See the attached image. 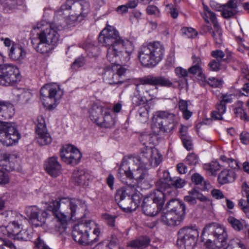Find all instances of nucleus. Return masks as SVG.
Returning a JSON list of instances; mask_svg holds the SVG:
<instances>
[{"label":"nucleus","instance_id":"1","mask_svg":"<svg viewBox=\"0 0 249 249\" xmlns=\"http://www.w3.org/2000/svg\"><path fill=\"white\" fill-rule=\"evenodd\" d=\"M99 42L104 46H109L107 57L113 65L125 64L129 62L134 50L133 43L123 39L118 31L108 26L100 34Z\"/></svg>","mask_w":249,"mask_h":249},{"label":"nucleus","instance_id":"2","mask_svg":"<svg viewBox=\"0 0 249 249\" xmlns=\"http://www.w3.org/2000/svg\"><path fill=\"white\" fill-rule=\"evenodd\" d=\"M148 176L143 161H142L139 158L135 157L129 158L126 162H122L117 174L121 181L127 184V182L124 180L126 178H134L138 182H142L147 179Z\"/></svg>","mask_w":249,"mask_h":249},{"label":"nucleus","instance_id":"3","mask_svg":"<svg viewBox=\"0 0 249 249\" xmlns=\"http://www.w3.org/2000/svg\"><path fill=\"white\" fill-rule=\"evenodd\" d=\"M164 53L163 46L159 41L142 45L139 51V60L143 67H154L162 59Z\"/></svg>","mask_w":249,"mask_h":249},{"label":"nucleus","instance_id":"4","mask_svg":"<svg viewBox=\"0 0 249 249\" xmlns=\"http://www.w3.org/2000/svg\"><path fill=\"white\" fill-rule=\"evenodd\" d=\"M142 198V196L136 190V185L131 184L118 190L115 196V201L121 208L131 211L139 207Z\"/></svg>","mask_w":249,"mask_h":249},{"label":"nucleus","instance_id":"5","mask_svg":"<svg viewBox=\"0 0 249 249\" xmlns=\"http://www.w3.org/2000/svg\"><path fill=\"white\" fill-rule=\"evenodd\" d=\"M152 128L155 133L171 132L178 124V117L167 111H158L155 113L152 120Z\"/></svg>","mask_w":249,"mask_h":249},{"label":"nucleus","instance_id":"6","mask_svg":"<svg viewBox=\"0 0 249 249\" xmlns=\"http://www.w3.org/2000/svg\"><path fill=\"white\" fill-rule=\"evenodd\" d=\"M169 211L161 216V221L169 226L179 225L185 215L186 206L184 202L177 199H171L168 203Z\"/></svg>","mask_w":249,"mask_h":249},{"label":"nucleus","instance_id":"7","mask_svg":"<svg viewBox=\"0 0 249 249\" xmlns=\"http://www.w3.org/2000/svg\"><path fill=\"white\" fill-rule=\"evenodd\" d=\"M203 234L213 237V239H209L206 242L207 244H212L213 249H220L227 245L228 234L226 228L222 225L215 222L209 223L204 228Z\"/></svg>","mask_w":249,"mask_h":249},{"label":"nucleus","instance_id":"8","mask_svg":"<svg viewBox=\"0 0 249 249\" xmlns=\"http://www.w3.org/2000/svg\"><path fill=\"white\" fill-rule=\"evenodd\" d=\"M62 203V212L64 214L61 219L62 223L59 224L58 229L59 232H63L65 230L66 224L68 219H72L77 213L87 209L85 202L80 199L63 197Z\"/></svg>","mask_w":249,"mask_h":249},{"label":"nucleus","instance_id":"9","mask_svg":"<svg viewBox=\"0 0 249 249\" xmlns=\"http://www.w3.org/2000/svg\"><path fill=\"white\" fill-rule=\"evenodd\" d=\"M71 9L72 14H74L77 18L86 17L90 11L89 3L85 0H81L78 1H73L72 0H69L62 5L61 7L55 13V17L60 18L67 14V12Z\"/></svg>","mask_w":249,"mask_h":249},{"label":"nucleus","instance_id":"10","mask_svg":"<svg viewBox=\"0 0 249 249\" xmlns=\"http://www.w3.org/2000/svg\"><path fill=\"white\" fill-rule=\"evenodd\" d=\"M93 230L94 234L98 236L100 231L96 223L92 220L80 222L74 226L72 232L74 240L83 245L89 244V232Z\"/></svg>","mask_w":249,"mask_h":249},{"label":"nucleus","instance_id":"11","mask_svg":"<svg viewBox=\"0 0 249 249\" xmlns=\"http://www.w3.org/2000/svg\"><path fill=\"white\" fill-rule=\"evenodd\" d=\"M177 244L184 249H193L196 246L199 232L196 226H186L181 228L178 232Z\"/></svg>","mask_w":249,"mask_h":249},{"label":"nucleus","instance_id":"12","mask_svg":"<svg viewBox=\"0 0 249 249\" xmlns=\"http://www.w3.org/2000/svg\"><path fill=\"white\" fill-rule=\"evenodd\" d=\"M21 135L13 123L0 121V142L9 146L18 142Z\"/></svg>","mask_w":249,"mask_h":249},{"label":"nucleus","instance_id":"13","mask_svg":"<svg viewBox=\"0 0 249 249\" xmlns=\"http://www.w3.org/2000/svg\"><path fill=\"white\" fill-rule=\"evenodd\" d=\"M36 29L38 30L37 36L41 40H45L54 47L57 45L59 41V35L57 27L55 25L42 21L37 23Z\"/></svg>","mask_w":249,"mask_h":249},{"label":"nucleus","instance_id":"14","mask_svg":"<svg viewBox=\"0 0 249 249\" xmlns=\"http://www.w3.org/2000/svg\"><path fill=\"white\" fill-rule=\"evenodd\" d=\"M63 95V91L56 84H48L41 88L40 96L45 107L56 103Z\"/></svg>","mask_w":249,"mask_h":249},{"label":"nucleus","instance_id":"15","mask_svg":"<svg viewBox=\"0 0 249 249\" xmlns=\"http://www.w3.org/2000/svg\"><path fill=\"white\" fill-rule=\"evenodd\" d=\"M63 198H60L59 200H53L50 202L46 207L45 210L50 215H48V218L53 216L52 220L50 224L51 229L54 230L58 232V227L59 224L62 223L61 219L63 217V212H62L63 205L62 201Z\"/></svg>","mask_w":249,"mask_h":249},{"label":"nucleus","instance_id":"16","mask_svg":"<svg viewBox=\"0 0 249 249\" xmlns=\"http://www.w3.org/2000/svg\"><path fill=\"white\" fill-rule=\"evenodd\" d=\"M63 198H60L59 200H53L50 202L46 207L45 210L50 215H48V218L53 216L52 220L50 224L51 229L54 230L58 232V227L59 224L62 223L61 219L63 217V212H62L63 205L62 201Z\"/></svg>","mask_w":249,"mask_h":249},{"label":"nucleus","instance_id":"17","mask_svg":"<svg viewBox=\"0 0 249 249\" xmlns=\"http://www.w3.org/2000/svg\"><path fill=\"white\" fill-rule=\"evenodd\" d=\"M1 215H5L7 218L6 221L9 222L8 225L6 227H1V231L2 234L8 237L18 236L20 232L21 221L18 220V216L13 212H5L1 213Z\"/></svg>","mask_w":249,"mask_h":249},{"label":"nucleus","instance_id":"18","mask_svg":"<svg viewBox=\"0 0 249 249\" xmlns=\"http://www.w3.org/2000/svg\"><path fill=\"white\" fill-rule=\"evenodd\" d=\"M60 156L62 160L66 163L75 165L79 162L82 154L73 145L68 144L61 149Z\"/></svg>","mask_w":249,"mask_h":249},{"label":"nucleus","instance_id":"19","mask_svg":"<svg viewBox=\"0 0 249 249\" xmlns=\"http://www.w3.org/2000/svg\"><path fill=\"white\" fill-rule=\"evenodd\" d=\"M91 120L98 124L108 123L111 119L109 110L97 104H93L89 110Z\"/></svg>","mask_w":249,"mask_h":249},{"label":"nucleus","instance_id":"20","mask_svg":"<svg viewBox=\"0 0 249 249\" xmlns=\"http://www.w3.org/2000/svg\"><path fill=\"white\" fill-rule=\"evenodd\" d=\"M25 212L36 227L45 224L46 222L48 215H50L46 211L40 210L36 206L27 207Z\"/></svg>","mask_w":249,"mask_h":249},{"label":"nucleus","instance_id":"21","mask_svg":"<svg viewBox=\"0 0 249 249\" xmlns=\"http://www.w3.org/2000/svg\"><path fill=\"white\" fill-rule=\"evenodd\" d=\"M139 81L142 85L147 84L165 87H170L173 85L169 78L163 76H154L149 75L140 78Z\"/></svg>","mask_w":249,"mask_h":249},{"label":"nucleus","instance_id":"22","mask_svg":"<svg viewBox=\"0 0 249 249\" xmlns=\"http://www.w3.org/2000/svg\"><path fill=\"white\" fill-rule=\"evenodd\" d=\"M176 195L177 192L175 193V194H169L167 193L166 191L161 190V189L156 188V190L147 197L152 199V201L156 204L158 209L161 210L165 200L170 198H171L175 196Z\"/></svg>","mask_w":249,"mask_h":249},{"label":"nucleus","instance_id":"23","mask_svg":"<svg viewBox=\"0 0 249 249\" xmlns=\"http://www.w3.org/2000/svg\"><path fill=\"white\" fill-rule=\"evenodd\" d=\"M241 3V0H229L222 7L218 6L216 8L222 11L221 14L224 18H229L237 14L238 7Z\"/></svg>","mask_w":249,"mask_h":249},{"label":"nucleus","instance_id":"24","mask_svg":"<svg viewBox=\"0 0 249 249\" xmlns=\"http://www.w3.org/2000/svg\"><path fill=\"white\" fill-rule=\"evenodd\" d=\"M232 96L233 95L231 94L223 95L222 96V100L217 105L216 109L211 113L212 117L213 119L215 120H223L222 115L225 113L226 110V104L232 102Z\"/></svg>","mask_w":249,"mask_h":249},{"label":"nucleus","instance_id":"25","mask_svg":"<svg viewBox=\"0 0 249 249\" xmlns=\"http://www.w3.org/2000/svg\"><path fill=\"white\" fill-rule=\"evenodd\" d=\"M44 168L47 173L53 177H56L61 173V165L56 157L48 158L45 161Z\"/></svg>","mask_w":249,"mask_h":249},{"label":"nucleus","instance_id":"26","mask_svg":"<svg viewBox=\"0 0 249 249\" xmlns=\"http://www.w3.org/2000/svg\"><path fill=\"white\" fill-rule=\"evenodd\" d=\"M197 199L206 203V205H212V201L208 199L201 193L195 189L188 192V195L184 197V200L191 205H195L197 203Z\"/></svg>","mask_w":249,"mask_h":249},{"label":"nucleus","instance_id":"27","mask_svg":"<svg viewBox=\"0 0 249 249\" xmlns=\"http://www.w3.org/2000/svg\"><path fill=\"white\" fill-rule=\"evenodd\" d=\"M173 178L170 176V173L167 171L163 172V176L156 183V187L161 190L166 191L167 193L175 194L177 191L172 187L170 184Z\"/></svg>","mask_w":249,"mask_h":249},{"label":"nucleus","instance_id":"28","mask_svg":"<svg viewBox=\"0 0 249 249\" xmlns=\"http://www.w3.org/2000/svg\"><path fill=\"white\" fill-rule=\"evenodd\" d=\"M32 43L36 51L42 54H46L51 52L54 46L45 40H41L38 36L32 39Z\"/></svg>","mask_w":249,"mask_h":249},{"label":"nucleus","instance_id":"29","mask_svg":"<svg viewBox=\"0 0 249 249\" xmlns=\"http://www.w3.org/2000/svg\"><path fill=\"white\" fill-rule=\"evenodd\" d=\"M142 208L143 213L150 216L156 215L161 211V209H158L156 204L147 197L143 199Z\"/></svg>","mask_w":249,"mask_h":249},{"label":"nucleus","instance_id":"30","mask_svg":"<svg viewBox=\"0 0 249 249\" xmlns=\"http://www.w3.org/2000/svg\"><path fill=\"white\" fill-rule=\"evenodd\" d=\"M151 240L146 236H141L134 240L129 241L127 246L134 249H143L149 246Z\"/></svg>","mask_w":249,"mask_h":249},{"label":"nucleus","instance_id":"31","mask_svg":"<svg viewBox=\"0 0 249 249\" xmlns=\"http://www.w3.org/2000/svg\"><path fill=\"white\" fill-rule=\"evenodd\" d=\"M213 26V30L212 31L211 27L208 25L204 27V32H209L213 37L215 43L220 45L222 43V30L218 23H215Z\"/></svg>","mask_w":249,"mask_h":249},{"label":"nucleus","instance_id":"32","mask_svg":"<svg viewBox=\"0 0 249 249\" xmlns=\"http://www.w3.org/2000/svg\"><path fill=\"white\" fill-rule=\"evenodd\" d=\"M89 179V175L85 170L76 169L72 173V179L77 185H87Z\"/></svg>","mask_w":249,"mask_h":249},{"label":"nucleus","instance_id":"33","mask_svg":"<svg viewBox=\"0 0 249 249\" xmlns=\"http://www.w3.org/2000/svg\"><path fill=\"white\" fill-rule=\"evenodd\" d=\"M26 55V52L22 47L19 45L14 43L10 49L9 55L10 57L15 61L23 59Z\"/></svg>","mask_w":249,"mask_h":249},{"label":"nucleus","instance_id":"34","mask_svg":"<svg viewBox=\"0 0 249 249\" xmlns=\"http://www.w3.org/2000/svg\"><path fill=\"white\" fill-rule=\"evenodd\" d=\"M236 178L235 172L232 170L224 169L219 174L218 180L219 183L224 184L233 182Z\"/></svg>","mask_w":249,"mask_h":249},{"label":"nucleus","instance_id":"35","mask_svg":"<svg viewBox=\"0 0 249 249\" xmlns=\"http://www.w3.org/2000/svg\"><path fill=\"white\" fill-rule=\"evenodd\" d=\"M14 110L13 105L9 101L0 100V116L5 119L11 118Z\"/></svg>","mask_w":249,"mask_h":249},{"label":"nucleus","instance_id":"36","mask_svg":"<svg viewBox=\"0 0 249 249\" xmlns=\"http://www.w3.org/2000/svg\"><path fill=\"white\" fill-rule=\"evenodd\" d=\"M136 90L139 94L143 95L145 98H149L150 99L155 97L158 93V88L147 89L145 85L137 84Z\"/></svg>","mask_w":249,"mask_h":249},{"label":"nucleus","instance_id":"37","mask_svg":"<svg viewBox=\"0 0 249 249\" xmlns=\"http://www.w3.org/2000/svg\"><path fill=\"white\" fill-rule=\"evenodd\" d=\"M36 133L37 142L40 145H46L52 142V138L48 132L47 129L36 131Z\"/></svg>","mask_w":249,"mask_h":249},{"label":"nucleus","instance_id":"38","mask_svg":"<svg viewBox=\"0 0 249 249\" xmlns=\"http://www.w3.org/2000/svg\"><path fill=\"white\" fill-rule=\"evenodd\" d=\"M187 127L181 125L180 128V137L181 139L184 147L188 151L193 148L191 138L187 134Z\"/></svg>","mask_w":249,"mask_h":249},{"label":"nucleus","instance_id":"39","mask_svg":"<svg viewBox=\"0 0 249 249\" xmlns=\"http://www.w3.org/2000/svg\"><path fill=\"white\" fill-rule=\"evenodd\" d=\"M227 220L231 226L237 231H241L244 227L246 228L248 226L245 221L237 219L233 216H229Z\"/></svg>","mask_w":249,"mask_h":249},{"label":"nucleus","instance_id":"40","mask_svg":"<svg viewBox=\"0 0 249 249\" xmlns=\"http://www.w3.org/2000/svg\"><path fill=\"white\" fill-rule=\"evenodd\" d=\"M204 169L210 175H213L220 168L219 163L216 161H212L203 165Z\"/></svg>","mask_w":249,"mask_h":249},{"label":"nucleus","instance_id":"41","mask_svg":"<svg viewBox=\"0 0 249 249\" xmlns=\"http://www.w3.org/2000/svg\"><path fill=\"white\" fill-rule=\"evenodd\" d=\"M150 152V155L148 161L152 163L154 162L155 165H158L162 160V156L159 153V150L152 147Z\"/></svg>","mask_w":249,"mask_h":249},{"label":"nucleus","instance_id":"42","mask_svg":"<svg viewBox=\"0 0 249 249\" xmlns=\"http://www.w3.org/2000/svg\"><path fill=\"white\" fill-rule=\"evenodd\" d=\"M25 0H0L1 4L4 8L12 9L17 5H21Z\"/></svg>","mask_w":249,"mask_h":249},{"label":"nucleus","instance_id":"43","mask_svg":"<svg viewBox=\"0 0 249 249\" xmlns=\"http://www.w3.org/2000/svg\"><path fill=\"white\" fill-rule=\"evenodd\" d=\"M235 106L234 111L236 116L241 119L246 120L247 119V114L243 108V102L238 101Z\"/></svg>","mask_w":249,"mask_h":249},{"label":"nucleus","instance_id":"44","mask_svg":"<svg viewBox=\"0 0 249 249\" xmlns=\"http://www.w3.org/2000/svg\"><path fill=\"white\" fill-rule=\"evenodd\" d=\"M170 184H171L172 187L176 191L177 189L183 188L186 185V181L184 179L179 177H175L173 178Z\"/></svg>","mask_w":249,"mask_h":249},{"label":"nucleus","instance_id":"45","mask_svg":"<svg viewBox=\"0 0 249 249\" xmlns=\"http://www.w3.org/2000/svg\"><path fill=\"white\" fill-rule=\"evenodd\" d=\"M225 249H246V248L240 239L236 238L231 240Z\"/></svg>","mask_w":249,"mask_h":249},{"label":"nucleus","instance_id":"46","mask_svg":"<svg viewBox=\"0 0 249 249\" xmlns=\"http://www.w3.org/2000/svg\"><path fill=\"white\" fill-rule=\"evenodd\" d=\"M199 158L194 153H189L186 157L185 162L190 165L194 166L198 163Z\"/></svg>","mask_w":249,"mask_h":249},{"label":"nucleus","instance_id":"47","mask_svg":"<svg viewBox=\"0 0 249 249\" xmlns=\"http://www.w3.org/2000/svg\"><path fill=\"white\" fill-rule=\"evenodd\" d=\"M36 123V132L47 129L45 119L42 115L37 117Z\"/></svg>","mask_w":249,"mask_h":249},{"label":"nucleus","instance_id":"48","mask_svg":"<svg viewBox=\"0 0 249 249\" xmlns=\"http://www.w3.org/2000/svg\"><path fill=\"white\" fill-rule=\"evenodd\" d=\"M126 69L122 66H120V67L117 70V73H114L112 71L109 70L105 71L104 73L105 77L107 75L108 73L109 74H111L113 78H118L121 76L124 75L126 72Z\"/></svg>","mask_w":249,"mask_h":249},{"label":"nucleus","instance_id":"49","mask_svg":"<svg viewBox=\"0 0 249 249\" xmlns=\"http://www.w3.org/2000/svg\"><path fill=\"white\" fill-rule=\"evenodd\" d=\"M181 34L188 38H193L197 36V33L192 28L183 27L181 29Z\"/></svg>","mask_w":249,"mask_h":249},{"label":"nucleus","instance_id":"50","mask_svg":"<svg viewBox=\"0 0 249 249\" xmlns=\"http://www.w3.org/2000/svg\"><path fill=\"white\" fill-rule=\"evenodd\" d=\"M0 249H17L14 244L9 240L0 238Z\"/></svg>","mask_w":249,"mask_h":249},{"label":"nucleus","instance_id":"51","mask_svg":"<svg viewBox=\"0 0 249 249\" xmlns=\"http://www.w3.org/2000/svg\"><path fill=\"white\" fill-rule=\"evenodd\" d=\"M152 148V147H148V146H145L142 148L140 153L141 157H139L141 160L142 161H143L144 162V159L148 161L149 160L150 155V151H151Z\"/></svg>","mask_w":249,"mask_h":249},{"label":"nucleus","instance_id":"52","mask_svg":"<svg viewBox=\"0 0 249 249\" xmlns=\"http://www.w3.org/2000/svg\"><path fill=\"white\" fill-rule=\"evenodd\" d=\"M148 108H149V107L148 105L140 107L138 110V116L142 118L143 120L146 121L148 118Z\"/></svg>","mask_w":249,"mask_h":249},{"label":"nucleus","instance_id":"53","mask_svg":"<svg viewBox=\"0 0 249 249\" xmlns=\"http://www.w3.org/2000/svg\"><path fill=\"white\" fill-rule=\"evenodd\" d=\"M139 94L132 97V103L135 107L140 106L145 103V100Z\"/></svg>","mask_w":249,"mask_h":249},{"label":"nucleus","instance_id":"54","mask_svg":"<svg viewBox=\"0 0 249 249\" xmlns=\"http://www.w3.org/2000/svg\"><path fill=\"white\" fill-rule=\"evenodd\" d=\"M85 50L89 56H94L96 55L98 48L91 43H88L85 46Z\"/></svg>","mask_w":249,"mask_h":249},{"label":"nucleus","instance_id":"55","mask_svg":"<svg viewBox=\"0 0 249 249\" xmlns=\"http://www.w3.org/2000/svg\"><path fill=\"white\" fill-rule=\"evenodd\" d=\"M211 55L213 57L215 58V60L220 61H221L222 59L225 56L224 53L220 50H216L212 51Z\"/></svg>","mask_w":249,"mask_h":249},{"label":"nucleus","instance_id":"56","mask_svg":"<svg viewBox=\"0 0 249 249\" xmlns=\"http://www.w3.org/2000/svg\"><path fill=\"white\" fill-rule=\"evenodd\" d=\"M176 75L179 78H185L188 75V70L182 68V67H177L175 70Z\"/></svg>","mask_w":249,"mask_h":249},{"label":"nucleus","instance_id":"57","mask_svg":"<svg viewBox=\"0 0 249 249\" xmlns=\"http://www.w3.org/2000/svg\"><path fill=\"white\" fill-rule=\"evenodd\" d=\"M208 84L212 87L217 88L222 85V80L214 77H210L207 81Z\"/></svg>","mask_w":249,"mask_h":249},{"label":"nucleus","instance_id":"58","mask_svg":"<svg viewBox=\"0 0 249 249\" xmlns=\"http://www.w3.org/2000/svg\"><path fill=\"white\" fill-rule=\"evenodd\" d=\"M221 61L213 60L208 64V66L212 71H217L220 70Z\"/></svg>","mask_w":249,"mask_h":249},{"label":"nucleus","instance_id":"59","mask_svg":"<svg viewBox=\"0 0 249 249\" xmlns=\"http://www.w3.org/2000/svg\"><path fill=\"white\" fill-rule=\"evenodd\" d=\"M85 58L84 57H80L76 59L72 65L73 69H77L83 66L85 64Z\"/></svg>","mask_w":249,"mask_h":249},{"label":"nucleus","instance_id":"60","mask_svg":"<svg viewBox=\"0 0 249 249\" xmlns=\"http://www.w3.org/2000/svg\"><path fill=\"white\" fill-rule=\"evenodd\" d=\"M32 237V234L30 233L27 231L21 230L18 236V238H21L23 240H28Z\"/></svg>","mask_w":249,"mask_h":249},{"label":"nucleus","instance_id":"61","mask_svg":"<svg viewBox=\"0 0 249 249\" xmlns=\"http://www.w3.org/2000/svg\"><path fill=\"white\" fill-rule=\"evenodd\" d=\"M104 77L105 76H104ZM104 78L106 79L107 81H108V82L110 85H114L122 83V81L120 79H118V78H113L112 75L111 74H109L108 73L105 77H104Z\"/></svg>","mask_w":249,"mask_h":249},{"label":"nucleus","instance_id":"62","mask_svg":"<svg viewBox=\"0 0 249 249\" xmlns=\"http://www.w3.org/2000/svg\"><path fill=\"white\" fill-rule=\"evenodd\" d=\"M9 182V177L3 171L0 170V185L5 184Z\"/></svg>","mask_w":249,"mask_h":249},{"label":"nucleus","instance_id":"63","mask_svg":"<svg viewBox=\"0 0 249 249\" xmlns=\"http://www.w3.org/2000/svg\"><path fill=\"white\" fill-rule=\"evenodd\" d=\"M191 178L192 181L197 185L201 184L203 181V177L198 173L193 174Z\"/></svg>","mask_w":249,"mask_h":249},{"label":"nucleus","instance_id":"64","mask_svg":"<svg viewBox=\"0 0 249 249\" xmlns=\"http://www.w3.org/2000/svg\"><path fill=\"white\" fill-rule=\"evenodd\" d=\"M240 140L242 142L245 144L249 143V133L244 131L241 133L240 136Z\"/></svg>","mask_w":249,"mask_h":249}]
</instances>
